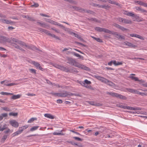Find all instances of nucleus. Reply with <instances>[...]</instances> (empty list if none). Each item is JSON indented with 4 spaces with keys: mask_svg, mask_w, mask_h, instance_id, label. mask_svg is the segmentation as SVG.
<instances>
[{
    "mask_svg": "<svg viewBox=\"0 0 147 147\" xmlns=\"http://www.w3.org/2000/svg\"><path fill=\"white\" fill-rule=\"evenodd\" d=\"M12 41L10 39H9L7 38L5 36H0V43H4L6 42H7L11 43V45L14 47L15 48L20 50L22 51H25L24 49H23L22 47L18 46V45L12 42Z\"/></svg>",
    "mask_w": 147,
    "mask_h": 147,
    "instance_id": "nucleus-1",
    "label": "nucleus"
},
{
    "mask_svg": "<svg viewBox=\"0 0 147 147\" xmlns=\"http://www.w3.org/2000/svg\"><path fill=\"white\" fill-rule=\"evenodd\" d=\"M66 60L67 61V63L77 67V65H78L79 63L76 62L75 59L70 57H67Z\"/></svg>",
    "mask_w": 147,
    "mask_h": 147,
    "instance_id": "nucleus-2",
    "label": "nucleus"
},
{
    "mask_svg": "<svg viewBox=\"0 0 147 147\" xmlns=\"http://www.w3.org/2000/svg\"><path fill=\"white\" fill-rule=\"evenodd\" d=\"M11 39L12 41V42H13V43L16 44L17 45V44H18L22 46H24L26 47V46H28V45H26L24 42L21 40H20L16 38L11 37Z\"/></svg>",
    "mask_w": 147,
    "mask_h": 147,
    "instance_id": "nucleus-3",
    "label": "nucleus"
},
{
    "mask_svg": "<svg viewBox=\"0 0 147 147\" xmlns=\"http://www.w3.org/2000/svg\"><path fill=\"white\" fill-rule=\"evenodd\" d=\"M76 95V94L71 93L69 91H65L61 93V97H65L69 96H73Z\"/></svg>",
    "mask_w": 147,
    "mask_h": 147,
    "instance_id": "nucleus-4",
    "label": "nucleus"
},
{
    "mask_svg": "<svg viewBox=\"0 0 147 147\" xmlns=\"http://www.w3.org/2000/svg\"><path fill=\"white\" fill-rule=\"evenodd\" d=\"M113 25L117 28L123 31H126L127 32V31H129L128 29H127L117 24L114 23L113 24Z\"/></svg>",
    "mask_w": 147,
    "mask_h": 147,
    "instance_id": "nucleus-5",
    "label": "nucleus"
},
{
    "mask_svg": "<svg viewBox=\"0 0 147 147\" xmlns=\"http://www.w3.org/2000/svg\"><path fill=\"white\" fill-rule=\"evenodd\" d=\"M0 21L2 22L3 23L6 24H11L15 23V22L11 20L4 19H0Z\"/></svg>",
    "mask_w": 147,
    "mask_h": 147,
    "instance_id": "nucleus-6",
    "label": "nucleus"
},
{
    "mask_svg": "<svg viewBox=\"0 0 147 147\" xmlns=\"http://www.w3.org/2000/svg\"><path fill=\"white\" fill-rule=\"evenodd\" d=\"M95 30L100 32H104L105 33H107L108 29L105 28H102L99 27H96L94 28Z\"/></svg>",
    "mask_w": 147,
    "mask_h": 147,
    "instance_id": "nucleus-7",
    "label": "nucleus"
},
{
    "mask_svg": "<svg viewBox=\"0 0 147 147\" xmlns=\"http://www.w3.org/2000/svg\"><path fill=\"white\" fill-rule=\"evenodd\" d=\"M94 77L98 80L101 81V82L104 83L105 84V83H106V82L107 81V79L98 76H95Z\"/></svg>",
    "mask_w": 147,
    "mask_h": 147,
    "instance_id": "nucleus-8",
    "label": "nucleus"
},
{
    "mask_svg": "<svg viewBox=\"0 0 147 147\" xmlns=\"http://www.w3.org/2000/svg\"><path fill=\"white\" fill-rule=\"evenodd\" d=\"M72 7L75 10L77 11L80 12L85 13L86 10L85 9L79 7H77L76 6H72Z\"/></svg>",
    "mask_w": 147,
    "mask_h": 147,
    "instance_id": "nucleus-9",
    "label": "nucleus"
},
{
    "mask_svg": "<svg viewBox=\"0 0 147 147\" xmlns=\"http://www.w3.org/2000/svg\"><path fill=\"white\" fill-rule=\"evenodd\" d=\"M9 123L11 125L15 127H18L19 126L18 123L15 120L10 121Z\"/></svg>",
    "mask_w": 147,
    "mask_h": 147,
    "instance_id": "nucleus-10",
    "label": "nucleus"
},
{
    "mask_svg": "<svg viewBox=\"0 0 147 147\" xmlns=\"http://www.w3.org/2000/svg\"><path fill=\"white\" fill-rule=\"evenodd\" d=\"M50 20V21L49 22L52 24L59 26L63 29H64L65 28V27L64 26L59 23L51 20Z\"/></svg>",
    "mask_w": 147,
    "mask_h": 147,
    "instance_id": "nucleus-11",
    "label": "nucleus"
},
{
    "mask_svg": "<svg viewBox=\"0 0 147 147\" xmlns=\"http://www.w3.org/2000/svg\"><path fill=\"white\" fill-rule=\"evenodd\" d=\"M68 142L73 145L76 146L75 147H84L81 144H78L72 141H69Z\"/></svg>",
    "mask_w": 147,
    "mask_h": 147,
    "instance_id": "nucleus-12",
    "label": "nucleus"
},
{
    "mask_svg": "<svg viewBox=\"0 0 147 147\" xmlns=\"http://www.w3.org/2000/svg\"><path fill=\"white\" fill-rule=\"evenodd\" d=\"M134 19L133 21H134L140 22L143 21V18H140L138 16L136 15H135V16H134Z\"/></svg>",
    "mask_w": 147,
    "mask_h": 147,
    "instance_id": "nucleus-13",
    "label": "nucleus"
},
{
    "mask_svg": "<svg viewBox=\"0 0 147 147\" xmlns=\"http://www.w3.org/2000/svg\"><path fill=\"white\" fill-rule=\"evenodd\" d=\"M26 47L29 49H32V50H37L38 51H39V49H38L36 47H35L32 45H28V46H26Z\"/></svg>",
    "mask_w": 147,
    "mask_h": 147,
    "instance_id": "nucleus-14",
    "label": "nucleus"
},
{
    "mask_svg": "<svg viewBox=\"0 0 147 147\" xmlns=\"http://www.w3.org/2000/svg\"><path fill=\"white\" fill-rule=\"evenodd\" d=\"M129 78H131L133 80H134L135 81H138L140 82L143 83L144 82V81L142 80H139L138 79V78L136 77H135L134 76H130Z\"/></svg>",
    "mask_w": 147,
    "mask_h": 147,
    "instance_id": "nucleus-15",
    "label": "nucleus"
},
{
    "mask_svg": "<svg viewBox=\"0 0 147 147\" xmlns=\"http://www.w3.org/2000/svg\"><path fill=\"white\" fill-rule=\"evenodd\" d=\"M77 67L81 68V69H84L86 70H88V68L85 66L82 65L80 63H79L78 65H77Z\"/></svg>",
    "mask_w": 147,
    "mask_h": 147,
    "instance_id": "nucleus-16",
    "label": "nucleus"
},
{
    "mask_svg": "<svg viewBox=\"0 0 147 147\" xmlns=\"http://www.w3.org/2000/svg\"><path fill=\"white\" fill-rule=\"evenodd\" d=\"M122 22L125 24H131L132 23V21L128 20L127 19L123 18Z\"/></svg>",
    "mask_w": 147,
    "mask_h": 147,
    "instance_id": "nucleus-17",
    "label": "nucleus"
},
{
    "mask_svg": "<svg viewBox=\"0 0 147 147\" xmlns=\"http://www.w3.org/2000/svg\"><path fill=\"white\" fill-rule=\"evenodd\" d=\"M44 115L45 117L51 119H53L54 118V117L53 115L49 114L46 113Z\"/></svg>",
    "mask_w": 147,
    "mask_h": 147,
    "instance_id": "nucleus-18",
    "label": "nucleus"
},
{
    "mask_svg": "<svg viewBox=\"0 0 147 147\" xmlns=\"http://www.w3.org/2000/svg\"><path fill=\"white\" fill-rule=\"evenodd\" d=\"M107 33L113 34L115 36H117V35H118V33L117 32L114 31H111L108 29L107 30Z\"/></svg>",
    "mask_w": 147,
    "mask_h": 147,
    "instance_id": "nucleus-19",
    "label": "nucleus"
},
{
    "mask_svg": "<svg viewBox=\"0 0 147 147\" xmlns=\"http://www.w3.org/2000/svg\"><path fill=\"white\" fill-rule=\"evenodd\" d=\"M130 35L131 37H135L138 38L140 39H143V38L142 36L140 35H139L138 34H130Z\"/></svg>",
    "mask_w": 147,
    "mask_h": 147,
    "instance_id": "nucleus-20",
    "label": "nucleus"
},
{
    "mask_svg": "<svg viewBox=\"0 0 147 147\" xmlns=\"http://www.w3.org/2000/svg\"><path fill=\"white\" fill-rule=\"evenodd\" d=\"M125 45H126L129 46V47H132L135 48V47H136V46L133 44L128 42H125Z\"/></svg>",
    "mask_w": 147,
    "mask_h": 147,
    "instance_id": "nucleus-21",
    "label": "nucleus"
},
{
    "mask_svg": "<svg viewBox=\"0 0 147 147\" xmlns=\"http://www.w3.org/2000/svg\"><path fill=\"white\" fill-rule=\"evenodd\" d=\"M21 96V95L20 94H18L17 95H13V96L11 97V99L13 100H15L18 98H19Z\"/></svg>",
    "mask_w": 147,
    "mask_h": 147,
    "instance_id": "nucleus-22",
    "label": "nucleus"
},
{
    "mask_svg": "<svg viewBox=\"0 0 147 147\" xmlns=\"http://www.w3.org/2000/svg\"><path fill=\"white\" fill-rule=\"evenodd\" d=\"M106 83H105L106 84H107V85L111 86H113L115 85V84L111 82L110 81L108 80H107V81L106 82Z\"/></svg>",
    "mask_w": 147,
    "mask_h": 147,
    "instance_id": "nucleus-23",
    "label": "nucleus"
},
{
    "mask_svg": "<svg viewBox=\"0 0 147 147\" xmlns=\"http://www.w3.org/2000/svg\"><path fill=\"white\" fill-rule=\"evenodd\" d=\"M62 130H61V131H58V132H54L53 133V134L54 135H63L64 134L63 133H62Z\"/></svg>",
    "mask_w": 147,
    "mask_h": 147,
    "instance_id": "nucleus-24",
    "label": "nucleus"
},
{
    "mask_svg": "<svg viewBox=\"0 0 147 147\" xmlns=\"http://www.w3.org/2000/svg\"><path fill=\"white\" fill-rule=\"evenodd\" d=\"M127 90L129 92L136 94L137 90L130 88H127Z\"/></svg>",
    "mask_w": 147,
    "mask_h": 147,
    "instance_id": "nucleus-25",
    "label": "nucleus"
},
{
    "mask_svg": "<svg viewBox=\"0 0 147 147\" xmlns=\"http://www.w3.org/2000/svg\"><path fill=\"white\" fill-rule=\"evenodd\" d=\"M71 34L72 35L78 38V39L80 40L82 39L81 37L80 36L73 32H71Z\"/></svg>",
    "mask_w": 147,
    "mask_h": 147,
    "instance_id": "nucleus-26",
    "label": "nucleus"
},
{
    "mask_svg": "<svg viewBox=\"0 0 147 147\" xmlns=\"http://www.w3.org/2000/svg\"><path fill=\"white\" fill-rule=\"evenodd\" d=\"M91 37L93 39L96 40L97 42H102V40L99 38H97L94 36H91Z\"/></svg>",
    "mask_w": 147,
    "mask_h": 147,
    "instance_id": "nucleus-27",
    "label": "nucleus"
},
{
    "mask_svg": "<svg viewBox=\"0 0 147 147\" xmlns=\"http://www.w3.org/2000/svg\"><path fill=\"white\" fill-rule=\"evenodd\" d=\"M7 128V125L6 124H4L3 126H0V131H3L4 130L6 129Z\"/></svg>",
    "mask_w": 147,
    "mask_h": 147,
    "instance_id": "nucleus-28",
    "label": "nucleus"
},
{
    "mask_svg": "<svg viewBox=\"0 0 147 147\" xmlns=\"http://www.w3.org/2000/svg\"><path fill=\"white\" fill-rule=\"evenodd\" d=\"M33 63L34 65L38 69H39L40 68V67L41 66L40 64L37 62L33 61Z\"/></svg>",
    "mask_w": 147,
    "mask_h": 147,
    "instance_id": "nucleus-29",
    "label": "nucleus"
},
{
    "mask_svg": "<svg viewBox=\"0 0 147 147\" xmlns=\"http://www.w3.org/2000/svg\"><path fill=\"white\" fill-rule=\"evenodd\" d=\"M115 37H116L119 39L124 40V37L123 36L120 35L118 34V35H117L116 36H115Z\"/></svg>",
    "mask_w": 147,
    "mask_h": 147,
    "instance_id": "nucleus-30",
    "label": "nucleus"
},
{
    "mask_svg": "<svg viewBox=\"0 0 147 147\" xmlns=\"http://www.w3.org/2000/svg\"><path fill=\"white\" fill-rule=\"evenodd\" d=\"M39 127V126H34L30 129V131H34L38 129Z\"/></svg>",
    "mask_w": 147,
    "mask_h": 147,
    "instance_id": "nucleus-31",
    "label": "nucleus"
},
{
    "mask_svg": "<svg viewBox=\"0 0 147 147\" xmlns=\"http://www.w3.org/2000/svg\"><path fill=\"white\" fill-rule=\"evenodd\" d=\"M0 94L2 95H13V93H9L7 92H0Z\"/></svg>",
    "mask_w": 147,
    "mask_h": 147,
    "instance_id": "nucleus-32",
    "label": "nucleus"
},
{
    "mask_svg": "<svg viewBox=\"0 0 147 147\" xmlns=\"http://www.w3.org/2000/svg\"><path fill=\"white\" fill-rule=\"evenodd\" d=\"M100 8H102L106 9H107L108 8H110V7L108 5H101V6H99Z\"/></svg>",
    "mask_w": 147,
    "mask_h": 147,
    "instance_id": "nucleus-33",
    "label": "nucleus"
},
{
    "mask_svg": "<svg viewBox=\"0 0 147 147\" xmlns=\"http://www.w3.org/2000/svg\"><path fill=\"white\" fill-rule=\"evenodd\" d=\"M73 55L76 57H79V58H83V57L81 55H80L79 54H78V53H77L75 52H73V53H72Z\"/></svg>",
    "mask_w": 147,
    "mask_h": 147,
    "instance_id": "nucleus-34",
    "label": "nucleus"
},
{
    "mask_svg": "<svg viewBox=\"0 0 147 147\" xmlns=\"http://www.w3.org/2000/svg\"><path fill=\"white\" fill-rule=\"evenodd\" d=\"M7 135H4L1 140V142L2 143H4L6 140V139L7 138Z\"/></svg>",
    "mask_w": 147,
    "mask_h": 147,
    "instance_id": "nucleus-35",
    "label": "nucleus"
},
{
    "mask_svg": "<svg viewBox=\"0 0 147 147\" xmlns=\"http://www.w3.org/2000/svg\"><path fill=\"white\" fill-rule=\"evenodd\" d=\"M2 109L6 111H11L10 108L7 107H2Z\"/></svg>",
    "mask_w": 147,
    "mask_h": 147,
    "instance_id": "nucleus-36",
    "label": "nucleus"
},
{
    "mask_svg": "<svg viewBox=\"0 0 147 147\" xmlns=\"http://www.w3.org/2000/svg\"><path fill=\"white\" fill-rule=\"evenodd\" d=\"M91 83V82L90 81H88L87 79L85 80L84 82H83V85H85V84H90Z\"/></svg>",
    "mask_w": 147,
    "mask_h": 147,
    "instance_id": "nucleus-37",
    "label": "nucleus"
},
{
    "mask_svg": "<svg viewBox=\"0 0 147 147\" xmlns=\"http://www.w3.org/2000/svg\"><path fill=\"white\" fill-rule=\"evenodd\" d=\"M5 85L8 86H12L16 85H17V83H11L9 84H5Z\"/></svg>",
    "mask_w": 147,
    "mask_h": 147,
    "instance_id": "nucleus-38",
    "label": "nucleus"
},
{
    "mask_svg": "<svg viewBox=\"0 0 147 147\" xmlns=\"http://www.w3.org/2000/svg\"><path fill=\"white\" fill-rule=\"evenodd\" d=\"M88 20H89L91 21H93L95 22H98V20H97L95 18H88Z\"/></svg>",
    "mask_w": 147,
    "mask_h": 147,
    "instance_id": "nucleus-39",
    "label": "nucleus"
},
{
    "mask_svg": "<svg viewBox=\"0 0 147 147\" xmlns=\"http://www.w3.org/2000/svg\"><path fill=\"white\" fill-rule=\"evenodd\" d=\"M58 68L63 70H65L67 69L66 67L61 65H58Z\"/></svg>",
    "mask_w": 147,
    "mask_h": 147,
    "instance_id": "nucleus-40",
    "label": "nucleus"
},
{
    "mask_svg": "<svg viewBox=\"0 0 147 147\" xmlns=\"http://www.w3.org/2000/svg\"><path fill=\"white\" fill-rule=\"evenodd\" d=\"M121 99H122L123 100H125L127 98L126 96H123L121 94H119L118 98Z\"/></svg>",
    "mask_w": 147,
    "mask_h": 147,
    "instance_id": "nucleus-41",
    "label": "nucleus"
},
{
    "mask_svg": "<svg viewBox=\"0 0 147 147\" xmlns=\"http://www.w3.org/2000/svg\"><path fill=\"white\" fill-rule=\"evenodd\" d=\"M36 118H32L28 120V123H31L33 121H34L36 120Z\"/></svg>",
    "mask_w": 147,
    "mask_h": 147,
    "instance_id": "nucleus-42",
    "label": "nucleus"
},
{
    "mask_svg": "<svg viewBox=\"0 0 147 147\" xmlns=\"http://www.w3.org/2000/svg\"><path fill=\"white\" fill-rule=\"evenodd\" d=\"M72 73L76 72L78 73L79 72L77 70V69L74 67L71 68Z\"/></svg>",
    "mask_w": 147,
    "mask_h": 147,
    "instance_id": "nucleus-43",
    "label": "nucleus"
},
{
    "mask_svg": "<svg viewBox=\"0 0 147 147\" xmlns=\"http://www.w3.org/2000/svg\"><path fill=\"white\" fill-rule=\"evenodd\" d=\"M18 115V113H14L13 112H11L9 113V115L10 116H17Z\"/></svg>",
    "mask_w": 147,
    "mask_h": 147,
    "instance_id": "nucleus-44",
    "label": "nucleus"
},
{
    "mask_svg": "<svg viewBox=\"0 0 147 147\" xmlns=\"http://www.w3.org/2000/svg\"><path fill=\"white\" fill-rule=\"evenodd\" d=\"M43 32L47 34L50 36H51V35L50 34H52L50 33L49 31H48L47 30H45V29H44V30L43 31Z\"/></svg>",
    "mask_w": 147,
    "mask_h": 147,
    "instance_id": "nucleus-45",
    "label": "nucleus"
},
{
    "mask_svg": "<svg viewBox=\"0 0 147 147\" xmlns=\"http://www.w3.org/2000/svg\"><path fill=\"white\" fill-rule=\"evenodd\" d=\"M82 86H84L86 87L87 88H89L90 89H92V90L93 89V87H92L90 85H84L83 84Z\"/></svg>",
    "mask_w": 147,
    "mask_h": 147,
    "instance_id": "nucleus-46",
    "label": "nucleus"
},
{
    "mask_svg": "<svg viewBox=\"0 0 147 147\" xmlns=\"http://www.w3.org/2000/svg\"><path fill=\"white\" fill-rule=\"evenodd\" d=\"M27 19L30 21H35L36 20H35L32 17L28 16V17H27Z\"/></svg>",
    "mask_w": 147,
    "mask_h": 147,
    "instance_id": "nucleus-47",
    "label": "nucleus"
},
{
    "mask_svg": "<svg viewBox=\"0 0 147 147\" xmlns=\"http://www.w3.org/2000/svg\"><path fill=\"white\" fill-rule=\"evenodd\" d=\"M73 138L75 140L78 141H82L83 140L82 139L77 137H74Z\"/></svg>",
    "mask_w": 147,
    "mask_h": 147,
    "instance_id": "nucleus-48",
    "label": "nucleus"
},
{
    "mask_svg": "<svg viewBox=\"0 0 147 147\" xmlns=\"http://www.w3.org/2000/svg\"><path fill=\"white\" fill-rule=\"evenodd\" d=\"M67 1L71 3H73L75 5H76L77 4L76 2L74 1L73 0H68Z\"/></svg>",
    "mask_w": 147,
    "mask_h": 147,
    "instance_id": "nucleus-49",
    "label": "nucleus"
},
{
    "mask_svg": "<svg viewBox=\"0 0 147 147\" xmlns=\"http://www.w3.org/2000/svg\"><path fill=\"white\" fill-rule=\"evenodd\" d=\"M50 34L51 35V36L52 37L54 38L57 39H58V40L60 39L58 37L55 35L53 34Z\"/></svg>",
    "mask_w": 147,
    "mask_h": 147,
    "instance_id": "nucleus-50",
    "label": "nucleus"
},
{
    "mask_svg": "<svg viewBox=\"0 0 147 147\" xmlns=\"http://www.w3.org/2000/svg\"><path fill=\"white\" fill-rule=\"evenodd\" d=\"M126 109L131 110H134L135 109L134 107L128 106H127Z\"/></svg>",
    "mask_w": 147,
    "mask_h": 147,
    "instance_id": "nucleus-51",
    "label": "nucleus"
},
{
    "mask_svg": "<svg viewBox=\"0 0 147 147\" xmlns=\"http://www.w3.org/2000/svg\"><path fill=\"white\" fill-rule=\"evenodd\" d=\"M29 70L31 73L35 74H36V70L35 69H30Z\"/></svg>",
    "mask_w": 147,
    "mask_h": 147,
    "instance_id": "nucleus-52",
    "label": "nucleus"
},
{
    "mask_svg": "<svg viewBox=\"0 0 147 147\" xmlns=\"http://www.w3.org/2000/svg\"><path fill=\"white\" fill-rule=\"evenodd\" d=\"M28 127V125H24L21 127H20L21 129L22 130V131L25 129H26Z\"/></svg>",
    "mask_w": 147,
    "mask_h": 147,
    "instance_id": "nucleus-53",
    "label": "nucleus"
},
{
    "mask_svg": "<svg viewBox=\"0 0 147 147\" xmlns=\"http://www.w3.org/2000/svg\"><path fill=\"white\" fill-rule=\"evenodd\" d=\"M127 16L134 17V16H135V14L131 12H129L127 14Z\"/></svg>",
    "mask_w": 147,
    "mask_h": 147,
    "instance_id": "nucleus-54",
    "label": "nucleus"
},
{
    "mask_svg": "<svg viewBox=\"0 0 147 147\" xmlns=\"http://www.w3.org/2000/svg\"><path fill=\"white\" fill-rule=\"evenodd\" d=\"M42 27L47 28H48L49 27V26L47 25V24L44 23H43Z\"/></svg>",
    "mask_w": 147,
    "mask_h": 147,
    "instance_id": "nucleus-55",
    "label": "nucleus"
},
{
    "mask_svg": "<svg viewBox=\"0 0 147 147\" xmlns=\"http://www.w3.org/2000/svg\"><path fill=\"white\" fill-rule=\"evenodd\" d=\"M136 94H139V95H141V96H144L145 95L144 93L140 92H139V91H138V90H137V92L136 93Z\"/></svg>",
    "mask_w": 147,
    "mask_h": 147,
    "instance_id": "nucleus-56",
    "label": "nucleus"
},
{
    "mask_svg": "<svg viewBox=\"0 0 147 147\" xmlns=\"http://www.w3.org/2000/svg\"><path fill=\"white\" fill-rule=\"evenodd\" d=\"M1 115L3 118V117H6L7 116V113H3L1 114Z\"/></svg>",
    "mask_w": 147,
    "mask_h": 147,
    "instance_id": "nucleus-57",
    "label": "nucleus"
},
{
    "mask_svg": "<svg viewBox=\"0 0 147 147\" xmlns=\"http://www.w3.org/2000/svg\"><path fill=\"white\" fill-rule=\"evenodd\" d=\"M75 43L78 45H81L84 47H86V45H84L81 42H76Z\"/></svg>",
    "mask_w": 147,
    "mask_h": 147,
    "instance_id": "nucleus-58",
    "label": "nucleus"
},
{
    "mask_svg": "<svg viewBox=\"0 0 147 147\" xmlns=\"http://www.w3.org/2000/svg\"><path fill=\"white\" fill-rule=\"evenodd\" d=\"M39 6V5L38 3H34V4L31 5L32 7H38Z\"/></svg>",
    "mask_w": 147,
    "mask_h": 147,
    "instance_id": "nucleus-59",
    "label": "nucleus"
},
{
    "mask_svg": "<svg viewBox=\"0 0 147 147\" xmlns=\"http://www.w3.org/2000/svg\"><path fill=\"white\" fill-rule=\"evenodd\" d=\"M135 3H137L138 4H139L140 5H142L143 3V2L141 1H135Z\"/></svg>",
    "mask_w": 147,
    "mask_h": 147,
    "instance_id": "nucleus-60",
    "label": "nucleus"
},
{
    "mask_svg": "<svg viewBox=\"0 0 147 147\" xmlns=\"http://www.w3.org/2000/svg\"><path fill=\"white\" fill-rule=\"evenodd\" d=\"M119 107L121 108H122L124 109H126L127 106L123 105H120L119 106Z\"/></svg>",
    "mask_w": 147,
    "mask_h": 147,
    "instance_id": "nucleus-61",
    "label": "nucleus"
},
{
    "mask_svg": "<svg viewBox=\"0 0 147 147\" xmlns=\"http://www.w3.org/2000/svg\"><path fill=\"white\" fill-rule=\"evenodd\" d=\"M107 1H108L109 3L114 4L115 3V1H112L111 0H107Z\"/></svg>",
    "mask_w": 147,
    "mask_h": 147,
    "instance_id": "nucleus-62",
    "label": "nucleus"
},
{
    "mask_svg": "<svg viewBox=\"0 0 147 147\" xmlns=\"http://www.w3.org/2000/svg\"><path fill=\"white\" fill-rule=\"evenodd\" d=\"M117 19L118 21H119L120 22H122V20H123V18L119 17L117 18Z\"/></svg>",
    "mask_w": 147,
    "mask_h": 147,
    "instance_id": "nucleus-63",
    "label": "nucleus"
},
{
    "mask_svg": "<svg viewBox=\"0 0 147 147\" xmlns=\"http://www.w3.org/2000/svg\"><path fill=\"white\" fill-rule=\"evenodd\" d=\"M57 102L58 103L61 104L63 102V101L61 99H58L57 100Z\"/></svg>",
    "mask_w": 147,
    "mask_h": 147,
    "instance_id": "nucleus-64",
    "label": "nucleus"
}]
</instances>
